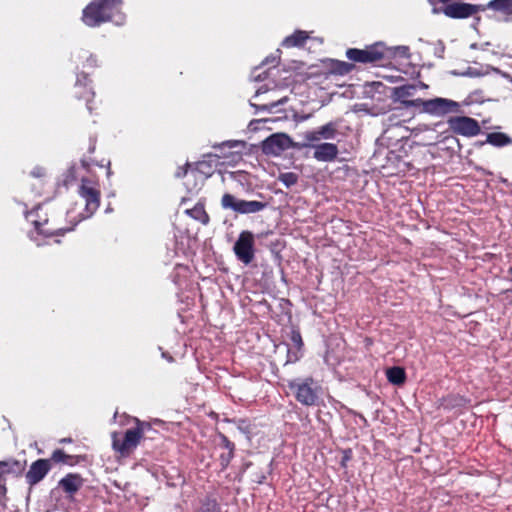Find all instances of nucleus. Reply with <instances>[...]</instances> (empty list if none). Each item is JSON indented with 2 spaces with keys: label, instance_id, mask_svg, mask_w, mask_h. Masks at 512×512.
<instances>
[{
  "label": "nucleus",
  "instance_id": "c756f323",
  "mask_svg": "<svg viewBox=\"0 0 512 512\" xmlns=\"http://www.w3.org/2000/svg\"><path fill=\"white\" fill-rule=\"evenodd\" d=\"M284 102H285V99H281V100H279V101H277V102H272V103L270 104V107H271V108H273V107H275V106H277V105H279V104H283Z\"/></svg>",
  "mask_w": 512,
  "mask_h": 512
},
{
  "label": "nucleus",
  "instance_id": "f03ea898",
  "mask_svg": "<svg viewBox=\"0 0 512 512\" xmlns=\"http://www.w3.org/2000/svg\"><path fill=\"white\" fill-rule=\"evenodd\" d=\"M149 428L150 425L148 423L137 420L136 425L127 429L124 433L113 432L111 438L112 448L115 453L121 457L129 456L140 444L145 431Z\"/></svg>",
  "mask_w": 512,
  "mask_h": 512
},
{
  "label": "nucleus",
  "instance_id": "5701e85b",
  "mask_svg": "<svg viewBox=\"0 0 512 512\" xmlns=\"http://www.w3.org/2000/svg\"><path fill=\"white\" fill-rule=\"evenodd\" d=\"M279 180L288 188L297 182V175L292 172L283 173L279 176Z\"/></svg>",
  "mask_w": 512,
  "mask_h": 512
},
{
  "label": "nucleus",
  "instance_id": "bb28decb",
  "mask_svg": "<svg viewBox=\"0 0 512 512\" xmlns=\"http://www.w3.org/2000/svg\"><path fill=\"white\" fill-rule=\"evenodd\" d=\"M33 222H34V224H35V229H36L37 231H40L41 233H45L46 235H52V234H53V233H51V232H49V231H47V230H41V229H40V223H39V222H37V221H33Z\"/></svg>",
  "mask_w": 512,
  "mask_h": 512
},
{
  "label": "nucleus",
  "instance_id": "ddd939ff",
  "mask_svg": "<svg viewBox=\"0 0 512 512\" xmlns=\"http://www.w3.org/2000/svg\"><path fill=\"white\" fill-rule=\"evenodd\" d=\"M290 387L294 391L298 401L306 405H312L315 402L316 394L308 381L292 382Z\"/></svg>",
  "mask_w": 512,
  "mask_h": 512
},
{
  "label": "nucleus",
  "instance_id": "7c9ffc66",
  "mask_svg": "<svg viewBox=\"0 0 512 512\" xmlns=\"http://www.w3.org/2000/svg\"><path fill=\"white\" fill-rule=\"evenodd\" d=\"M265 91L262 90V88L257 89L255 97H259L260 94L264 93Z\"/></svg>",
  "mask_w": 512,
  "mask_h": 512
},
{
  "label": "nucleus",
  "instance_id": "dca6fc26",
  "mask_svg": "<svg viewBox=\"0 0 512 512\" xmlns=\"http://www.w3.org/2000/svg\"><path fill=\"white\" fill-rule=\"evenodd\" d=\"M415 89L416 87L414 85L396 87L393 89V97L395 100L400 101L407 107H414L413 105L409 104V102L412 100H408V98L414 95Z\"/></svg>",
  "mask_w": 512,
  "mask_h": 512
},
{
  "label": "nucleus",
  "instance_id": "4468645a",
  "mask_svg": "<svg viewBox=\"0 0 512 512\" xmlns=\"http://www.w3.org/2000/svg\"><path fill=\"white\" fill-rule=\"evenodd\" d=\"M50 469L49 461L40 459L35 461L26 474L27 482L34 485L41 481Z\"/></svg>",
  "mask_w": 512,
  "mask_h": 512
},
{
  "label": "nucleus",
  "instance_id": "a878e982",
  "mask_svg": "<svg viewBox=\"0 0 512 512\" xmlns=\"http://www.w3.org/2000/svg\"><path fill=\"white\" fill-rule=\"evenodd\" d=\"M291 340L295 344V346L300 347L302 344L301 336L297 332H293L291 336Z\"/></svg>",
  "mask_w": 512,
  "mask_h": 512
},
{
  "label": "nucleus",
  "instance_id": "b1692460",
  "mask_svg": "<svg viewBox=\"0 0 512 512\" xmlns=\"http://www.w3.org/2000/svg\"><path fill=\"white\" fill-rule=\"evenodd\" d=\"M70 456L66 455L62 450H56L52 454V460L55 462L67 463Z\"/></svg>",
  "mask_w": 512,
  "mask_h": 512
},
{
  "label": "nucleus",
  "instance_id": "39448f33",
  "mask_svg": "<svg viewBox=\"0 0 512 512\" xmlns=\"http://www.w3.org/2000/svg\"><path fill=\"white\" fill-rule=\"evenodd\" d=\"M336 132V124L329 122L323 126L318 127L315 130L306 131L303 134L305 142L301 144H296L295 147L306 148L312 146L313 144H319V142L322 140H331L335 137Z\"/></svg>",
  "mask_w": 512,
  "mask_h": 512
},
{
  "label": "nucleus",
  "instance_id": "393cba45",
  "mask_svg": "<svg viewBox=\"0 0 512 512\" xmlns=\"http://www.w3.org/2000/svg\"><path fill=\"white\" fill-rule=\"evenodd\" d=\"M351 65L345 62H338L336 71L340 74H345L350 71Z\"/></svg>",
  "mask_w": 512,
  "mask_h": 512
},
{
  "label": "nucleus",
  "instance_id": "423d86ee",
  "mask_svg": "<svg viewBox=\"0 0 512 512\" xmlns=\"http://www.w3.org/2000/svg\"><path fill=\"white\" fill-rule=\"evenodd\" d=\"M448 125L454 133L465 137H473L480 132L479 123L475 119L466 116L451 117L448 120Z\"/></svg>",
  "mask_w": 512,
  "mask_h": 512
},
{
  "label": "nucleus",
  "instance_id": "cd10ccee",
  "mask_svg": "<svg viewBox=\"0 0 512 512\" xmlns=\"http://www.w3.org/2000/svg\"><path fill=\"white\" fill-rule=\"evenodd\" d=\"M32 174L36 177H40L44 174V170L41 168H36L32 171Z\"/></svg>",
  "mask_w": 512,
  "mask_h": 512
},
{
  "label": "nucleus",
  "instance_id": "f257e3e1",
  "mask_svg": "<svg viewBox=\"0 0 512 512\" xmlns=\"http://www.w3.org/2000/svg\"><path fill=\"white\" fill-rule=\"evenodd\" d=\"M121 0H94L83 11V22L91 27L106 21L117 25L124 22V15L118 10Z\"/></svg>",
  "mask_w": 512,
  "mask_h": 512
},
{
  "label": "nucleus",
  "instance_id": "6e6552de",
  "mask_svg": "<svg viewBox=\"0 0 512 512\" xmlns=\"http://www.w3.org/2000/svg\"><path fill=\"white\" fill-rule=\"evenodd\" d=\"M254 236L249 231H243L234 245V252L237 258L245 264L252 261L254 257Z\"/></svg>",
  "mask_w": 512,
  "mask_h": 512
},
{
  "label": "nucleus",
  "instance_id": "7ed1b4c3",
  "mask_svg": "<svg viewBox=\"0 0 512 512\" xmlns=\"http://www.w3.org/2000/svg\"><path fill=\"white\" fill-rule=\"evenodd\" d=\"M410 105L421 107L422 111L433 116L442 117L448 113H460V103L447 98L437 97L430 100L415 99Z\"/></svg>",
  "mask_w": 512,
  "mask_h": 512
},
{
  "label": "nucleus",
  "instance_id": "c85d7f7f",
  "mask_svg": "<svg viewBox=\"0 0 512 512\" xmlns=\"http://www.w3.org/2000/svg\"><path fill=\"white\" fill-rule=\"evenodd\" d=\"M223 442L225 443L226 448L229 450V453L232 452V445L226 438H223Z\"/></svg>",
  "mask_w": 512,
  "mask_h": 512
},
{
  "label": "nucleus",
  "instance_id": "f704fd0d",
  "mask_svg": "<svg viewBox=\"0 0 512 512\" xmlns=\"http://www.w3.org/2000/svg\"><path fill=\"white\" fill-rule=\"evenodd\" d=\"M31 216H32V213L28 214V215H27V218H28V219H30V218H31Z\"/></svg>",
  "mask_w": 512,
  "mask_h": 512
},
{
  "label": "nucleus",
  "instance_id": "20e7f679",
  "mask_svg": "<svg viewBox=\"0 0 512 512\" xmlns=\"http://www.w3.org/2000/svg\"><path fill=\"white\" fill-rule=\"evenodd\" d=\"M221 205L224 209H230L240 214L256 213L265 208V204L262 202L238 199L228 193L223 195Z\"/></svg>",
  "mask_w": 512,
  "mask_h": 512
},
{
  "label": "nucleus",
  "instance_id": "6ab92c4d",
  "mask_svg": "<svg viewBox=\"0 0 512 512\" xmlns=\"http://www.w3.org/2000/svg\"><path fill=\"white\" fill-rule=\"evenodd\" d=\"M386 375L389 382L395 385H400L405 381V372L400 367H393L388 369Z\"/></svg>",
  "mask_w": 512,
  "mask_h": 512
},
{
  "label": "nucleus",
  "instance_id": "f8f14e48",
  "mask_svg": "<svg viewBox=\"0 0 512 512\" xmlns=\"http://www.w3.org/2000/svg\"><path fill=\"white\" fill-rule=\"evenodd\" d=\"M311 147L314 149L313 158L319 162H332L339 153L338 147L334 143L324 142L313 144Z\"/></svg>",
  "mask_w": 512,
  "mask_h": 512
},
{
  "label": "nucleus",
  "instance_id": "9b49d317",
  "mask_svg": "<svg viewBox=\"0 0 512 512\" xmlns=\"http://www.w3.org/2000/svg\"><path fill=\"white\" fill-rule=\"evenodd\" d=\"M80 195L85 199L88 216L92 215L99 207V191L91 181L83 180Z\"/></svg>",
  "mask_w": 512,
  "mask_h": 512
},
{
  "label": "nucleus",
  "instance_id": "2f4dec72",
  "mask_svg": "<svg viewBox=\"0 0 512 512\" xmlns=\"http://www.w3.org/2000/svg\"><path fill=\"white\" fill-rule=\"evenodd\" d=\"M185 176H186L187 179H189V178L194 177V173L193 172H191V173L186 172Z\"/></svg>",
  "mask_w": 512,
  "mask_h": 512
},
{
  "label": "nucleus",
  "instance_id": "0eeeda50",
  "mask_svg": "<svg viewBox=\"0 0 512 512\" xmlns=\"http://www.w3.org/2000/svg\"><path fill=\"white\" fill-rule=\"evenodd\" d=\"M385 49L382 44H375L365 49H348L346 56L356 62H374L384 57Z\"/></svg>",
  "mask_w": 512,
  "mask_h": 512
},
{
  "label": "nucleus",
  "instance_id": "473e14b6",
  "mask_svg": "<svg viewBox=\"0 0 512 512\" xmlns=\"http://www.w3.org/2000/svg\"><path fill=\"white\" fill-rule=\"evenodd\" d=\"M420 87L423 88V89L428 88V86L425 83H420Z\"/></svg>",
  "mask_w": 512,
  "mask_h": 512
},
{
  "label": "nucleus",
  "instance_id": "aec40b11",
  "mask_svg": "<svg viewBox=\"0 0 512 512\" xmlns=\"http://www.w3.org/2000/svg\"><path fill=\"white\" fill-rule=\"evenodd\" d=\"M80 484V479L73 475L67 476L60 481V485L66 492L69 493L77 491L80 487Z\"/></svg>",
  "mask_w": 512,
  "mask_h": 512
},
{
  "label": "nucleus",
  "instance_id": "4be33fe9",
  "mask_svg": "<svg viewBox=\"0 0 512 512\" xmlns=\"http://www.w3.org/2000/svg\"><path fill=\"white\" fill-rule=\"evenodd\" d=\"M187 212L195 219L201 221L202 223L208 222V215L205 213L202 207H195L192 210H187Z\"/></svg>",
  "mask_w": 512,
  "mask_h": 512
},
{
  "label": "nucleus",
  "instance_id": "f3484780",
  "mask_svg": "<svg viewBox=\"0 0 512 512\" xmlns=\"http://www.w3.org/2000/svg\"><path fill=\"white\" fill-rule=\"evenodd\" d=\"M484 7L504 14L507 19L512 14V0H492Z\"/></svg>",
  "mask_w": 512,
  "mask_h": 512
},
{
  "label": "nucleus",
  "instance_id": "a211bd4d",
  "mask_svg": "<svg viewBox=\"0 0 512 512\" xmlns=\"http://www.w3.org/2000/svg\"><path fill=\"white\" fill-rule=\"evenodd\" d=\"M306 39H308V33L306 31L299 30L284 38L282 46L287 48L301 46Z\"/></svg>",
  "mask_w": 512,
  "mask_h": 512
},
{
  "label": "nucleus",
  "instance_id": "72a5a7b5",
  "mask_svg": "<svg viewBox=\"0 0 512 512\" xmlns=\"http://www.w3.org/2000/svg\"><path fill=\"white\" fill-rule=\"evenodd\" d=\"M3 466H5V463H1V462H0V474L3 472V471H2V467H3Z\"/></svg>",
  "mask_w": 512,
  "mask_h": 512
},
{
  "label": "nucleus",
  "instance_id": "412c9836",
  "mask_svg": "<svg viewBox=\"0 0 512 512\" xmlns=\"http://www.w3.org/2000/svg\"><path fill=\"white\" fill-rule=\"evenodd\" d=\"M487 142L495 146H504L508 144L510 140L503 133H490L487 136Z\"/></svg>",
  "mask_w": 512,
  "mask_h": 512
},
{
  "label": "nucleus",
  "instance_id": "2eb2a0df",
  "mask_svg": "<svg viewBox=\"0 0 512 512\" xmlns=\"http://www.w3.org/2000/svg\"><path fill=\"white\" fill-rule=\"evenodd\" d=\"M246 143L240 140H230L222 143L219 148L224 157H231L233 162H237L241 158L242 151L245 149Z\"/></svg>",
  "mask_w": 512,
  "mask_h": 512
},
{
  "label": "nucleus",
  "instance_id": "9d476101",
  "mask_svg": "<svg viewBox=\"0 0 512 512\" xmlns=\"http://www.w3.org/2000/svg\"><path fill=\"white\" fill-rule=\"evenodd\" d=\"M292 146L290 137L284 133H276L263 142V150L268 154L278 155Z\"/></svg>",
  "mask_w": 512,
  "mask_h": 512
},
{
  "label": "nucleus",
  "instance_id": "1a4fd4ad",
  "mask_svg": "<svg viewBox=\"0 0 512 512\" xmlns=\"http://www.w3.org/2000/svg\"><path fill=\"white\" fill-rule=\"evenodd\" d=\"M485 7L481 5H472L468 3H453L447 5L443 12L447 17L450 18H467L477 13L478 11H484Z\"/></svg>",
  "mask_w": 512,
  "mask_h": 512
}]
</instances>
